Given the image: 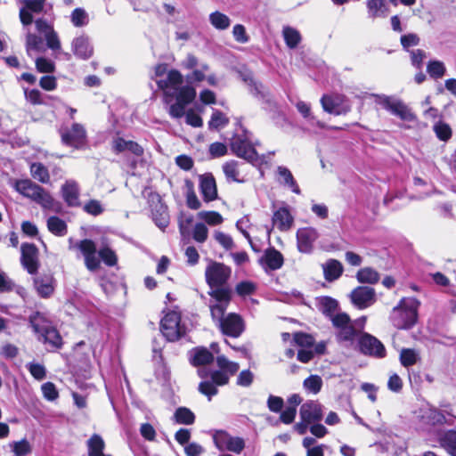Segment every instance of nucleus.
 <instances>
[{
    "label": "nucleus",
    "mask_w": 456,
    "mask_h": 456,
    "mask_svg": "<svg viewBox=\"0 0 456 456\" xmlns=\"http://www.w3.org/2000/svg\"><path fill=\"white\" fill-rule=\"evenodd\" d=\"M433 131L438 140L448 142L452 136V130L449 124L438 120L433 126Z\"/></svg>",
    "instance_id": "obj_45"
},
{
    "label": "nucleus",
    "mask_w": 456,
    "mask_h": 456,
    "mask_svg": "<svg viewBox=\"0 0 456 456\" xmlns=\"http://www.w3.org/2000/svg\"><path fill=\"white\" fill-rule=\"evenodd\" d=\"M83 208L87 214L94 216L101 215L104 210L101 202L96 200H90L84 205Z\"/></svg>",
    "instance_id": "obj_63"
},
{
    "label": "nucleus",
    "mask_w": 456,
    "mask_h": 456,
    "mask_svg": "<svg viewBox=\"0 0 456 456\" xmlns=\"http://www.w3.org/2000/svg\"><path fill=\"white\" fill-rule=\"evenodd\" d=\"M198 217L205 221L209 225H217L223 223V216L216 211H200Z\"/></svg>",
    "instance_id": "obj_53"
},
{
    "label": "nucleus",
    "mask_w": 456,
    "mask_h": 456,
    "mask_svg": "<svg viewBox=\"0 0 456 456\" xmlns=\"http://www.w3.org/2000/svg\"><path fill=\"white\" fill-rule=\"evenodd\" d=\"M216 297V303H209L211 317L223 334L239 338L245 330V324L240 315L231 313L224 316L230 304L231 297L228 290H217L211 293Z\"/></svg>",
    "instance_id": "obj_2"
},
{
    "label": "nucleus",
    "mask_w": 456,
    "mask_h": 456,
    "mask_svg": "<svg viewBox=\"0 0 456 456\" xmlns=\"http://www.w3.org/2000/svg\"><path fill=\"white\" fill-rule=\"evenodd\" d=\"M200 189L205 201H212L217 197L216 180L212 174L200 176Z\"/></svg>",
    "instance_id": "obj_25"
},
{
    "label": "nucleus",
    "mask_w": 456,
    "mask_h": 456,
    "mask_svg": "<svg viewBox=\"0 0 456 456\" xmlns=\"http://www.w3.org/2000/svg\"><path fill=\"white\" fill-rule=\"evenodd\" d=\"M208 19L210 24L217 30H225L231 25V19L218 11L211 12Z\"/></svg>",
    "instance_id": "obj_42"
},
{
    "label": "nucleus",
    "mask_w": 456,
    "mask_h": 456,
    "mask_svg": "<svg viewBox=\"0 0 456 456\" xmlns=\"http://www.w3.org/2000/svg\"><path fill=\"white\" fill-rule=\"evenodd\" d=\"M440 446L451 456H456V430L451 429L438 433Z\"/></svg>",
    "instance_id": "obj_31"
},
{
    "label": "nucleus",
    "mask_w": 456,
    "mask_h": 456,
    "mask_svg": "<svg viewBox=\"0 0 456 456\" xmlns=\"http://www.w3.org/2000/svg\"><path fill=\"white\" fill-rule=\"evenodd\" d=\"M303 387L308 393L316 395L322 387V379L318 375H310L304 380Z\"/></svg>",
    "instance_id": "obj_50"
},
{
    "label": "nucleus",
    "mask_w": 456,
    "mask_h": 456,
    "mask_svg": "<svg viewBox=\"0 0 456 456\" xmlns=\"http://www.w3.org/2000/svg\"><path fill=\"white\" fill-rule=\"evenodd\" d=\"M375 101L392 115L400 118L404 121H413L414 114L411 109L401 100L384 94H376Z\"/></svg>",
    "instance_id": "obj_10"
},
{
    "label": "nucleus",
    "mask_w": 456,
    "mask_h": 456,
    "mask_svg": "<svg viewBox=\"0 0 456 456\" xmlns=\"http://www.w3.org/2000/svg\"><path fill=\"white\" fill-rule=\"evenodd\" d=\"M229 123L228 118L220 110H213L210 120L208 121V128L210 130H219Z\"/></svg>",
    "instance_id": "obj_47"
},
{
    "label": "nucleus",
    "mask_w": 456,
    "mask_h": 456,
    "mask_svg": "<svg viewBox=\"0 0 456 456\" xmlns=\"http://www.w3.org/2000/svg\"><path fill=\"white\" fill-rule=\"evenodd\" d=\"M301 420L306 422H316L322 418V405L315 401H309L303 403L300 407Z\"/></svg>",
    "instance_id": "obj_24"
},
{
    "label": "nucleus",
    "mask_w": 456,
    "mask_h": 456,
    "mask_svg": "<svg viewBox=\"0 0 456 456\" xmlns=\"http://www.w3.org/2000/svg\"><path fill=\"white\" fill-rule=\"evenodd\" d=\"M45 1L46 0H21L24 6L20 9V20L24 27L33 22V13L37 14L43 12Z\"/></svg>",
    "instance_id": "obj_19"
},
{
    "label": "nucleus",
    "mask_w": 456,
    "mask_h": 456,
    "mask_svg": "<svg viewBox=\"0 0 456 456\" xmlns=\"http://www.w3.org/2000/svg\"><path fill=\"white\" fill-rule=\"evenodd\" d=\"M63 144L75 149H82L86 144L87 133L85 126L79 123H73L70 127H61L60 130Z\"/></svg>",
    "instance_id": "obj_11"
},
{
    "label": "nucleus",
    "mask_w": 456,
    "mask_h": 456,
    "mask_svg": "<svg viewBox=\"0 0 456 456\" xmlns=\"http://www.w3.org/2000/svg\"><path fill=\"white\" fill-rule=\"evenodd\" d=\"M35 26L37 31L44 36L46 45L50 50L53 52L61 50V41L52 22L44 18H39L35 20Z\"/></svg>",
    "instance_id": "obj_14"
},
{
    "label": "nucleus",
    "mask_w": 456,
    "mask_h": 456,
    "mask_svg": "<svg viewBox=\"0 0 456 456\" xmlns=\"http://www.w3.org/2000/svg\"><path fill=\"white\" fill-rule=\"evenodd\" d=\"M216 362L218 369L210 371L209 377L206 370H198V375L204 379L199 384V392L206 395L208 401L217 395L218 387L227 385L231 377L234 376L240 370L238 362L230 361L224 355H218Z\"/></svg>",
    "instance_id": "obj_3"
},
{
    "label": "nucleus",
    "mask_w": 456,
    "mask_h": 456,
    "mask_svg": "<svg viewBox=\"0 0 456 456\" xmlns=\"http://www.w3.org/2000/svg\"><path fill=\"white\" fill-rule=\"evenodd\" d=\"M242 163L236 160H230L223 165V171L226 179L230 182L243 183L244 178L240 177V167Z\"/></svg>",
    "instance_id": "obj_35"
},
{
    "label": "nucleus",
    "mask_w": 456,
    "mask_h": 456,
    "mask_svg": "<svg viewBox=\"0 0 456 456\" xmlns=\"http://www.w3.org/2000/svg\"><path fill=\"white\" fill-rule=\"evenodd\" d=\"M36 69L39 73H53L55 70V63L45 57H38L35 61Z\"/></svg>",
    "instance_id": "obj_56"
},
{
    "label": "nucleus",
    "mask_w": 456,
    "mask_h": 456,
    "mask_svg": "<svg viewBox=\"0 0 456 456\" xmlns=\"http://www.w3.org/2000/svg\"><path fill=\"white\" fill-rule=\"evenodd\" d=\"M419 359L418 351L411 348H403L400 352V362L403 367L414 365Z\"/></svg>",
    "instance_id": "obj_49"
},
{
    "label": "nucleus",
    "mask_w": 456,
    "mask_h": 456,
    "mask_svg": "<svg viewBox=\"0 0 456 456\" xmlns=\"http://www.w3.org/2000/svg\"><path fill=\"white\" fill-rule=\"evenodd\" d=\"M72 51L77 58L82 60L89 59L94 53L89 38L85 36H80L73 39Z\"/></svg>",
    "instance_id": "obj_26"
},
{
    "label": "nucleus",
    "mask_w": 456,
    "mask_h": 456,
    "mask_svg": "<svg viewBox=\"0 0 456 456\" xmlns=\"http://www.w3.org/2000/svg\"><path fill=\"white\" fill-rule=\"evenodd\" d=\"M282 36L286 45L289 49H295L301 42V35L297 29L290 26H284Z\"/></svg>",
    "instance_id": "obj_40"
},
{
    "label": "nucleus",
    "mask_w": 456,
    "mask_h": 456,
    "mask_svg": "<svg viewBox=\"0 0 456 456\" xmlns=\"http://www.w3.org/2000/svg\"><path fill=\"white\" fill-rule=\"evenodd\" d=\"M70 20L75 27L86 26L88 21V14L83 8H76L70 15Z\"/></svg>",
    "instance_id": "obj_54"
},
{
    "label": "nucleus",
    "mask_w": 456,
    "mask_h": 456,
    "mask_svg": "<svg viewBox=\"0 0 456 456\" xmlns=\"http://www.w3.org/2000/svg\"><path fill=\"white\" fill-rule=\"evenodd\" d=\"M112 151L116 154L130 152L137 157L143 154V148L141 145L134 141L126 140L120 136H116L112 140Z\"/></svg>",
    "instance_id": "obj_23"
},
{
    "label": "nucleus",
    "mask_w": 456,
    "mask_h": 456,
    "mask_svg": "<svg viewBox=\"0 0 456 456\" xmlns=\"http://www.w3.org/2000/svg\"><path fill=\"white\" fill-rule=\"evenodd\" d=\"M28 322L37 337L53 326L48 314L41 312H35L30 314Z\"/></svg>",
    "instance_id": "obj_27"
},
{
    "label": "nucleus",
    "mask_w": 456,
    "mask_h": 456,
    "mask_svg": "<svg viewBox=\"0 0 456 456\" xmlns=\"http://www.w3.org/2000/svg\"><path fill=\"white\" fill-rule=\"evenodd\" d=\"M357 346L360 352L363 354L378 358H383L386 355V349L383 344L378 338L368 333L362 334L358 338Z\"/></svg>",
    "instance_id": "obj_15"
},
{
    "label": "nucleus",
    "mask_w": 456,
    "mask_h": 456,
    "mask_svg": "<svg viewBox=\"0 0 456 456\" xmlns=\"http://www.w3.org/2000/svg\"><path fill=\"white\" fill-rule=\"evenodd\" d=\"M47 228L55 236L62 237L68 232V226L64 220L58 216H50L47 219Z\"/></svg>",
    "instance_id": "obj_41"
},
{
    "label": "nucleus",
    "mask_w": 456,
    "mask_h": 456,
    "mask_svg": "<svg viewBox=\"0 0 456 456\" xmlns=\"http://www.w3.org/2000/svg\"><path fill=\"white\" fill-rule=\"evenodd\" d=\"M15 189L19 193L39 204L44 209L56 213L61 211V204L43 187L28 179L17 181L15 183Z\"/></svg>",
    "instance_id": "obj_6"
},
{
    "label": "nucleus",
    "mask_w": 456,
    "mask_h": 456,
    "mask_svg": "<svg viewBox=\"0 0 456 456\" xmlns=\"http://www.w3.org/2000/svg\"><path fill=\"white\" fill-rule=\"evenodd\" d=\"M76 248L82 253L85 265L90 272H95L100 268V258L108 266H114L118 263L114 250L108 246H103L97 251L96 244L90 239L79 240Z\"/></svg>",
    "instance_id": "obj_4"
},
{
    "label": "nucleus",
    "mask_w": 456,
    "mask_h": 456,
    "mask_svg": "<svg viewBox=\"0 0 456 456\" xmlns=\"http://www.w3.org/2000/svg\"><path fill=\"white\" fill-rule=\"evenodd\" d=\"M259 261L266 271H276L282 267L284 257L279 250L273 247H270L265 250Z\"/></svg>",
    "instance_id": "obj_21"
},
{
    "label": "nucleus",
    "mask_w": 456,
    "mask_h": 456,
    "mask_svg": "<svg viewBox=\"0 0 456 456\" xmlns=\"http://www.w3.org/2000/svg\"><path fill=\"white\" fill-rule=\"evenodd\" d=\"M360 283L375 284L379 281V273L371 267L361 268L356 274Z\"/></svg>",
    "instance_id": "obj_43"
},
{
    "label": "nucleus",
    "mask_w": 456,
    "mask_h": 456,
    "mask_svg": "<svg viewBox=\"0 0 456 456\" xmlns=\"http://www.w3.org/2000/svg\"><path fill=\"white\" fill-rule=\"evenodd\" d=\"M296 238L299 252L309 254L313 251L314 244L319 238V232L314 227H303L297 231Z\"/></svg>",
    "instance_id": "obj_17"
},
{
    "label": "nucleus",
    "mask_w": 456,
    "mask_h": 456,
    "mask_svg": "<svg viewBox=\"0 0 456 456\" xmlns=\"http://www.w3.org/2000/svg\"><path fill=\"white\" fill-rule=\"evenodd\" d=\"M21 250V265L30 274L37 273L38 263V249L36 245L32 243H23L20 248Z\"/></svg>",
    "instance_id": "obj_18"
},
{
    "label": "nucleus",
    "mask_w": 456,
    "mask_h": 456,
    "mask_svg": "<svg viewBox=\"0 0 456 456\" xmlns=\"http://www.w3.org/2000/svg\"><path fill=\"white\" fill-rule=\"evenodd\" d=\"M30 172L36 180L42 183H48L50 181V175L48 169L42 163H33L30 166Z\"/></svg>",
    "instance_id": "obj_48"
},
{
    "label": "nucleus",
    "mask_w": 456,
    "mask_h": 456,
    "mask_svg": "<svg viewBox=\"0 0 456 456\" xmlns=\"http://www.w3.org/2000/svg\"><path fill=\"white\" fill-rule=\"evenodd\" d=\"M296 107H297V110H298V112L302 115V117L305 119H306V121L313 126H316L321 129H324V128L331 129V130L341 129L338 126H328L323 122L317 119V118L314 115H313V113L311 112L310 104L305 102H303V101L297 102L296 104Z\"/></svg>",
    "instance_id": "obj_28"
},
{
    "label": "nucleus",
    "mask_w": 456,
    "mask_h": 456,
    "mask_svg": "<svg viewBox=\"0 0 456 456\" xmlns=\"http://www.w3.org/2000/svg\"><path fill=\"white\" fill-rule=\"evenodd\" d=\"M323 110L336 116L345 115L351 110V104L342 94H323L321 98Z\"/></svg>",
    "instance_id": "obj_12"
},
{
    "label": "nucleus",
    "mask_w": 456,
    "mask_h": 456,
    "mask_svg": "<svg viewBox=\"0 0 456 456\" xmlns=\"http://www.w3.org/2000/svg\"><path fill=\"white\" fill-rule=\"evenodd\" d=\"M366 4L369 17L375 19L387 16V7L386 0H367Z\"/></svg>",
    "instance_id": "obj_38"
},
{
    "label": "nucleus",
    "mask_w": 456,
    "mask_h": 456,
    "mask_svg": "<svg viewBox=\"0 0 456 456\" xmlns=\"http://www.w3.org/2000/svg\"><path fill=\"white\" fill-rule=\"evenodd\" d=\"M209 69V66L207 63H200L199 69H194L191 74L186 76L188 83L201 82L205 80V72Z\"/></svg>",
    "instance_id": "obj_55"
},
{
    "label": "nucleus",
    "mask_w": 456,
    "mask_h": 456,
    "mask_svg": "<svg viewBox=\"0 0 456 456\" xmlns=\"http://www.w3.org/2000/svg\"><path fill=\"white\" fill-rule=\"evenodd\" d=\"M230 144L233 154L253 166L260 167L265 163V156L259 155L255 149L251 133L241 126L231 139Z\"/></svg>",
    "instance_id": "obj_5"
},
{
    "label": "nucleus",
    "mask_w": 456,
    "mask_h": 456,
    "mask_svg": "<svg viewBox=\"0 0 456 456\" xmlns=\"http://www.w3.org/2000/svg\"><path fill=\"white\" fill-rule=\"evenodd\" d=\"M273 225L281 232L289 231L294 224V216L290 213L289 206L282 205L273 212L272 217Z\"/></svg>",
    "instance_id": "obj_20"
},
{
    "label": "nucleus",
    "mask_w": 456,
    "mask_h": 456,
    "mask_svg": "<svg viewBox=\"0 0 456 456\" xmlns=\"http://www.w3.org/2000/svg\"><path fill=\"white\" fill-rule=\"evenodd\" d=\"M427 70L430 77L440 78L444 75L446 69L442 61H432L428 64Z\"/></svg>",
    "instance_id": "obj_57"
},
{
    "label": "nucleus",
    "mask_w": 456,
    "mask_h": 456,
    "mask_svg": "<svg viewBox=\"0 0 456 456\" xmlns=\"http://www.w3.org/2000/svg\"><path fill=\"white\" fill-rule=\"evenodd\" d=\"M317 307L330 319L336 314L338 308V302L330 297H321L317 298Z\"/></svg>",
    "instance_id": "obj_36"
},
{
    "label": "nucleus",
    "mask_w": 456,
    "mask_h": 456,
    "mask_svg": "<svg viewBox=\"0 0 456 456\" xmlns=\"http://www.w3.org/2000/svg\"><path fill=\"white\" fill-rule=\"evenodd\" d=\"M231 268L221 263L213 262L206 268L205 276L207 283L210 288L208 295L211 297L209 303H216V297L211 294L217 290H228L230 295L231 289L226 287V283L231 276Z\"/></svg>",
    "instance_id": "obj_8"
},
{
    "label": "nucleus",
    "mask_w": 456,
    "mask_h": 456,
    "mask_svg": "<svg viewBox=\"0 0 456 456\" xmlns=\"http://www.w3.org/2000/svg\"><path fill=\"white\" fill-rule=\"evenodd\" d=\"M214 238L226 250L232 249L234 247L232 238L227 233L216 231Z\"/></svg>",
    "instance_id": "obj_60"
},
{
    "label": "nucleus",
    "mask_w": 456,
    "mask_h": 456,
    "mask_svg": "<svg viewBox=\"0 0 456 456\" xmlns=\"http://www.w3.org/2000/svg\"><path fill=\"white\" fill-rule=\"evenodd\" d=\"M152 216L156 225L160 229H165L168 225L169 218L166 206L161 204Z\"/></svg>",
    "instance_id": "obj_52"
},
{
    "label": "nucleus",
    "mask_w": 456,
    "mask_h": 456,
    "mask_svg": "<svg viewBox=\"0 0 456 456\" xmlns=\"http://www.w3.org/2000/svg\"><path fill=\"white\" fill-rule=\"evenodd\" d=\"M160 330L167 340L175 342L186 335L187 328L175 311L167 313L160 322Z\"/></svg>",
    "instance_id": "obj_9"
},
{
    "label": "nucleus",
    "mask_w": 456,
    "mask_h": 456,
    "mask_svg": "<svg viewBox=\"0 0 456 456\" xmlns=\"http://www.w3.org/2000/svg\"><path fill=\"white\" fill-rule=\"evenodd\" d=\"M174 419L177 424L191 425L195 421V415L189 408L179 407L174 413Z\"/></svg>",
    "instance_id": "obj_46"
},
{
    "label": "nucleus",
    "mask_w": 456,
    "mask_h": 456,
    "mask_svg": "<svg viewBox=\"0 0 456 456\" xmlns=\"http://www.w3.org/2000/svg\"><path fill=\"white\" fill-rule=\"evenodd\" d=\"M37 339L46 345L49 350H57L62 346V338L54 326L38 336Z\"/></svg>",
    "instance_id": "obj_33"
},
{
    "label": "nucleus",
    "mask_w": 456,
    "mask_h": 456,
    "mask_svg": "<svg viewBox=\"0 0 456 456\" xmlns=\"http://www.w3.org/2000/svg\"><path fill=\"white\" fill-rule=\"evenodd\" d=\"M12 452L15 456H26L32 451L31 444L27 439H21L20 441H14L10 444Z\"/></svg>",
    "instance_id": "obj_51"
},
{
    "label": "nucleus",
    "mask_w": 456,
    "mask_h": 456,
    "mask_svg": "<svg viewBox=\"0 0 456 456\" xmlns=\"http://www.w3.org/2000/svg\"><path fill=\"white\" fill-rule=\"evenodd\" d=\"M254 381V374L249 370H243L237 377L236 384L240 387H248Z\"/></svg>",
    "instance_id": "obj_62"
},
{
    "label": "nucleus",
    "mask_w": 456,
    "mask_h": 456,
    "mask_svg": "<svg viewBox=\"0 0 456 456\" xmlns=\"http://www.w3.org/2000/svg\"><path fill=\"white\" fill-rule=\"evenodd\" d=\"M208 236V229L203 223H197L192 230V238L199 243H203Z\"/></svg>",
    "instance_id": "obj_58"
},
{
    "label": "nucleus",
    "mask_w": 456,
    "mask_h": 456,
    "mask_svg": "<svg viewBox=\"0 0 456 456\" xmlns=\"http://www.w3.org/2000/svg\"><path fill=\"white\" fill-rule=\"evenodd\" d=\"M31 376L37 380H43L46 376V370L44 365L37 362H29L26 365Z\"/></svg>",
    "instance_id": "obj_59"
},
{
    "label": "nucleus",
    "mask_w": 456,
    "mask_h": 456,
    "mask_svg": "<svg viewBox=\"0 0 456 456\" xmlns=\"http://www.w3.org/2000/svg\"><path fill=\"white\" fill-rule=\"evenodd\" d=\"M277 181L280 184H281L284 187H287L296 194L301 193L300 188L297 181L295 180L292 173L288 167L279 166L277 167Z\"/></svg>",
    "instance_id": "obj_29"
},
{
    "label": "nucleus",
    "mask_w": 456,
    "mask_h": 456,
    "mask_svg": "<svg viewBox=\"0 0 456 456\" xmlns=\"http://www.w3.org/2000/svg\"><path fill=\"white\" fill-rule=\"evenodd\" d=\"M358 337L356 329L350 323L339 330L337 332V339L339 343H344L345 346H353Z\"/></svg>",
    "instance_id": "obj_37"
},
{
    "label": "nucleus",
    "mask_w": 456,
    "mask_h": 456,
    "mask_svg": "<svg viewBox=\"0 0 456 456\" xmlns=\"http://www.w3.org/2000/svg\"><path fill=\"white\" fill-rule=\"evenodd\" d=\"M215 445L220 450H228L235 453H240L245 448V441L241 437L232 436L226 431L217 430L213 435Z\"/></svg>",
    "instance_id": "obj_13"
},
{
    "label": "nucleus",
    "mask_w": 456,
    "mask_h": 456,
    "mask_svg": "<svg viewBox=\"0 0 456 456\" xmlns=\"http://www.w3.org/2000/svg\"><path fill=\"white\" fill-rule=\"evenodd\" d=\"M294 340L297 345L305 348H310L314 344V338L312 335L302 332L296 333L294 336Z\"/></svg>",
    "instance_id": "obj_61"
},
{
    "label": "nucleus",
    "mask_w": 456,
    "mask_h": 456,
    "mask_svg": "<svg viewBox=\"0 0 456 456\" xmlns=\"http://www.w3.org/2000/svg\"><path fill=\"white\" fill-rule=\"evenodd\" d=\"M41 390L44 397L48 401H54L59 396L56 387L52 382L44 383L41 387Z\"/></svg>",
    "instance_id": "obj_64"
},
{
    "label": "nucleus",
    "mask_w": 456,
    "mask_h": 456,
    "mask_svg": "<svg viewBox=\"0 0 456 456\" xmlns=\"http://www.w3.org/2000/svg\"><path fill=\"white\" fill-rule=\"evenodd\" d=\"M324 278L331 282L338 280L343 273L342 264L336 259L328 260L323 265Z\"/></svg>",
    "instance_id": "obj_34"
},
{
    "label": "nucleus",
    "mask_w": 456,
    "mask_h": 456,
    "mask_svg": "<svg viewBox=\"0 0 456 456\" xmlns=\"http://www.w3.org/2000/svg\"><path fill=\"white\" fill-rule=\"evenodd\" d=\"M61 197L64 202L71 208L79 207L80 190L75 180H67L61 188Z\"/></svg>",
    "instance_id": "obj_22"
},
{
    "label": "nucleus",
    "mask_w": 456,
    "mask_h": 456,
    "mask_svg": "<svg viewBox=\"0 0 456 456\" xmlns=\"http://www.w3.org/2000/svg\"><path fill=\"white\" fill-rule=\"evenodd\" d=\"M183 76L176 69L167 72L165 79H159L157 85L163 91L164 101L169 105L168 113L172 118H179L185 115V107L196 97L192 86H183Z\"/></svg>",
    "instance_id": "obj_1"
},
{
    "label": "nucleus",
    "mask_w": 456,
    "mask_h": 456,
    "mask_svg": "<svg viewBox=\"0 0 456 456\" xmlns=\"http://www.w3.org/2000/svg\"><path fill=\"white\" fill-rule=\"evenodd\" d=\"M419 301L415 297H403L392 310L390 319L399 330L411 329L417 322Z\"/></svg>",
    "instance_id": "obj_7"
},
{
    "label": "nucleus",
    "mask_w": 456,
    "mask_h": 456,
    "mask_svg": "<svg viewBox=\"0 0 456 456\" xmlns=\"http://www.w3.org/2000/svg\"><path fill=\"white\" fill-rule=\"evenodd\" d=\"M190 362L193 366H203L211 363L214 361L213 354L206 347L198 346L189 353Z\"/></svg>",
    "instance_id": "obj_30"
},
{
    "label": "nucleus",
    "mask_w": 456,
    "mask_h": 456,
    "mask_svg": "<svg viewBox=\"0 0 456 456\" xmlns=\"http://www.w3.org/2000/svg\"><path fill=\"white\" fill-rule=\"evenodd\" d=\"M350 299L356 308L365 309L376 302V292L371 287L358 286L352 290Z\"/></svg>",
    "instance_id": "obj_16"
},
{
    "label": "nucleus",
    "mask_w": 456,
    "mask_h": 456,
    "mask_svg": "<svg viewBox=\"0 0 456 456\" xmlns=\"http://www.w3.org/2000/svg\"><path fill=\"white\" fill-rule=\"evenodd\" d=\"M440 446L451 456H456V430L451 429L438 433Z\"/></svg>",
    "instance_id": "obj_32"
},
{
    "label": "nucleus",
    "mask_w": 456,
    "mask_h": 456,
    "mask_svg": "<svg viewBox=\"0 0 456 456\" xmlns=\"http://www.w3.org/2000/svg\"><path fill=\"white\" fill-rule=\"evenodd\" d=\"M25 46L28 55L31 56L32 52L39 53L43 51V39L34 33L28 32L26 35Z\"/></svg>",
    "instance_id": "obj_44"
},
{
    "label": "nucleus",
    "mask_w": 456,
    "mask_h": 456,
    "mask_svg": "<svg viewBox=\"0 0 456 456\" xmlns=\"http://www.w3.org/2000/svg\"><path fill=\"white\" fill-rule=\"evenodd\" d=\"M34 286L42 297H49L53 292V285L51 277L36 278L34 280Z\"/></svg>",
    "instance_id": "obj_39"
}]
</instances>
